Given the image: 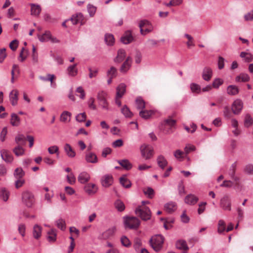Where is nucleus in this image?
Masks as SVG:
<instances>
[{"instance_id": "obj_33", "label": "nucleus", "mask_w": 253, "mask_h": 253, "mask_svg": "<svg viewBox=\"0 0 253 253\" xmlns=\"http://www.w3.org/2000/svg\"><path fill=\"white\" fill-rule=\"evenodd\" d=\"M119 164L126 170L130 169L132 168L131 164L126 159L118 161Z\"/></svg>"}, {"instance_id": "obj_57", "label": "nucleus", "mask_w": 253, "mask_h": 253, "mask_svg": "<svg viewBox=\"0 0 253 253\" xmlns=\"http://www.w3.org/2000/svg\"><path fill=\"white\" fill-rule=\"evenodd\" d=\"M86 118V115L85 113H80L76 117V121L80 123L84 122Z\"/></svg>"}, {"instance_id": "obj_20", "label": "nucleus", "mask_w": 253, "mask_h": 253, "mask_svg": "<svg viewBox=\"0 0 253 253\" xmlns=\"http://www.w3.org/2000/svg\"><path fill=\"white\" fill-rule=\"evenodd\" d=\"M90 175L86 172H81L78 176V181L82 184H84L89 181L90 179Z\"/></svg>"}, {"instance_id": "obj_19", "label": "nucleus", "mask_w": 253, "mask_h": 253, "mask_svg": "<svg viewBox=\"0 0 253 253\" xmlns=\"http://www.w3.org/2000/svg\"><path fill=\"white\" fill-rule=\"evenodd\" d=\"M212 74V72L210 68L205 67L202 73L203 79L206 81H209L211 80Z\"/></svg>"}, {"instance_id": "obj_22", "label": "nucleus", "mask_w": 253, "mask_h": 253, "mask_svg": "<svg viewBox=\"0 0 253 253\" xmlns=\"http://www.w3.org/2000/svg\"><path fill=\"white\" fill-rule=\"evenodd\" d=\"M42 227L39 225H35L33 227V235L36 239H39L42 234Z\"/></svg>"}, {"instance_id": "obj_28", "label": "nucleus", "mask_w": 253, "mask_h": 253, "mask_svg": "<svg viewBox=\"0 0 253 253\" xmlns=\"http://www.w3.org/2000/svg\"><path fill=\"white\" fill-rule=\"evenodd\" d=\"M15 141L17 145L24 146L26 144V139L23 134H18L15 137Z\"/></svg>"}, {"instance_id": "obj_18", "label": "nucleus", "mask_w": 253, "mask_h": 253, "mask_svg": "<svg viewBox=\"0 0 253 253\" xmlns=\"http://www.w3.org/2000/svg\"><path fill=\"white\" fill-rule=\"evenodd\" d=\"M126 56V51L123 49H120L118 51L117 56L114 58V61L116 63H121Z\"/></svg>"}, {"instance_id": "obj_21", "label": "nucleus", "mask_w": 253, "mask_h": 253, "mask_svg": "<svg viewBox=\"0 0 253 253\" xmlns=\"http://www.w3.org/2000/svg\"><path fill=\"white\" fill-rule=\"evenodd\" d=\"M31 15L35 16H38L40 14L41 11V7L40 5L35 4L34 3L31 4Z\"/></svg>"}, {"instance_id": "obj_10", "label": "nucleus", "mask_w": 253, "mask_h": 253, "mask_svg": "<svg viewBox=\"0 0 253 253\" xmlns=\"http://www.w3.org/2000/svg\"><path fill=\"white\" fill-rule=\"evenodd\" d=\"M220 205L224 210L230 211L231 210V203L228 196H225L221 199Z\"/></svg>"}, {"instance_id": "obj_16", "label": "nucleus", "mask_w": 253, "mask_h": 253, "mask_svg": "<svg viewBox=\"0 0 253 253\" xmlns=\"http://www.w3.org/2000/svg\"><path fill=\"white\" fill-rule=\"evenodd\" d=\"M1 158L6 163H11L13 160L12 156L6 150L0 151Z\"/></svg>"}, {"instance_id": "obj_27", "label": "nucleus", "mask_w": 253, "mask_h": 253, "mask_svg": "<svg viewBox=\"0 0 253 253\" xmlns=\"http://www.w3.org/2000/svg\"><path fill=\"white\" fill-rule=\"evenodd\" d=\"M70 20L72 21L73 24H77L78 23L81 22L83 21V15L81 13H78L76 15H73Z\"/></svg>"}, {"instance_id": "obj_15", "label": "nucleus", "mask_w": 253, "mask_h": 253, "mask_svg": "<svg viewBox=\"0 0 253 253\" xmlns=\"http://www.w3.org/2000/svg\"><path fill=\"white\" fill-rule=\"evenodd\" d=\"M18 91L17 89L12 90L9 94L10 102L12 106H15L18 101Z\"/></svg>"}, {"instance_id": "obj_8", "label": "nucleus", "mask_w": 253, "mask_h": 253, "mask_svg": "<svg viewBox=\"0 0 253 253\" xmlns=\"http://www.w3.org/2000/svg\"><path fill=\"white\" fill-rule=\"evenodd\" d=\"M116 231V227L115 226L112 227L103 232L99 237V239H108L114 235Z\"/></svg>"}, {"instance_id": "obj_48", "label": "nucleus", "mask_w": 253, "mask_h": 253, "mask_svg": "<svg viewBox=\"0 0 253 253\" xmlns=\"http://www.w3.org/2000/svg\"><path fill=\"white\" fill-rule=\"evenodd\" d=\"M0 197L4 201H6L9 197V192L4 188L0 191Z\"/></svg>"}, {"instance_id": "obj_2", "label": "nucleus", "mask_w": 253, "mask_h": 253, "mask_svg": "<svg viewBox=\"0 0 253 253\" xmlns=\"http://www.w3.org/2000/svg\"><path fill=\"white\" fill-rule=\"evenodd\" d=\"M135 213L144 221L149 220L151 217V211L146 206H138L135 210Z\"/></svg>"}, {"instance_id": "obj_17", "label": "nucleus", "mask_w": 253, "mask_h": 253, "mask_svg": "<svg viewBox=\"0 0 253 253\" xmlns=\"http://www.w3.org/2000/svg\"><path fill=\"white\" fill-rule=\"evenodd\" d=\"M133 40V38L132 36L131 32L129 31H126L121 39V42L124 44L129 43Z\"/></svg>"}, {"instance_id": "obj_25", "label": "nucleus", "mask_w": 253, "mask_h": 253, "mask_svg": "<svg viewBox=\"0 0 253 253\" xmlns=\"http://www.w3.org/2000/svg\"><path fill=\"white\" fill-rule=\"evenodd\" d=\"M126 86L124 84H120L117 87V98H121L126 92Z\"/></svg>"}, {"instance_id": "obj_5", "label": "nucleus", "mask_w": 253, "mask_h": 253, "mask_svg": "<svg viewBox=\"0 0 253 253\" xmlns=\"http://www.w3.org/2000/svg\"><path fill=\"white\" fill-rule=\"evenodd\" d=\"M124 222L126 227L129 229H137L140 225V221L136 217H126Z\"/></svg>"}, {"instance_id": "obj_43", "label": "nucleus", "mask_w": 253, "mask_h": 253, "mask_svg": "<svg viewBox=\"0 0 253 253\" xmlns=\"http://www.w3.org/2000/svg\"><path fill=\"white\" fill-rule=\"evenodd\" d=\"M24 174V171L21 168H16L14 172V175L17 179H22Z\"/></svg>"}, {"instance_id": "obj_9", "label": "nucleus", "mask_w": 253, "mask_h": 253, "mask_svg": "<svg viewBox=\"0 0 253 253\" xmlns=\"http://www.w3.org/2000/svg\"><path fill=\"white\" fill-rule=\"evenodd\" d=\"M84 190L88 195H93L97 192L98 187L95 184L89 183L84 186Z\"/></svg>"}, {"instance_id": "obj_37", "label": "nucleus", "mask_w": 253, "mask_h": 253, "mask_svg": "<svg viewBox=\"0 0 253 253\" xmlns=\"http://www.w3.org/2000/svg\"><path fill=\"white\" fill-rule=\"evenodd\" d=\"M71 113L68 111H64L60 116V121L62 122H69Z\"/></svg>"}, {"instance_id": "obj_51", "label": "nucleus", "mask_w": 253, "mask_h": 253, "mask_svg": "<svg viewBox=\"0 0 253 253\" xmlns=\"http://www.w3.org/2000/svg\"><path fill=\"white\" fill-rule=\"evenodd\" d=\"M141 245L142 243L141 240L138 238H135L133 247L136 252L140 251V248Z\"/></svg>"}, {"instance_id": "obj_34", "label": "nucleus", "mask_w": 253, "mask_h": 253, "mask_svg": "<svg viewBox=\"0 0 253 253\" xmlns=\"http://www.w3.org/2000/svg\"><path fill=\"white\" fill-rule=\"evenodd\" d=\"M47 239L49 242H54L56 239V233L55 229H51L47 232Z\"/></svg>"}, {"instance_id": "obj_12", "label": "nucleus", "mask_w": 253, "mask_h": 253, "mask_svg": "<svg viewBox=\"0 0 253 253\" xmlns=\"http://www.w3.org/2000/svg\"><path fill=\"white\" fill-rule=\"evenodd\" d=\"M113 183V177L112 175L106 174L101 178V184L103 187H108Z\"/></svg>"}, {"instance_id": "obj_54", "label": "nucleus", "mask_w": 253, "mask_h": 253, "mask_svg": "<svg viewBox=\"0 0 253 253\" xmlns=\"http://www.w3.org/2000/svg\"><path fill=\"white\" fill-rule=\"evenodd\" d=\"M223 81L219 78L215 79L212 82V86L215 88H218L220 85L222 84Z\"/></svg>"}, {"instance_id": "obj_3", "label": "nucleus", "mask_w": 253, "mask_h": 253, "mask_svg": "<svg viewBox=\"0 0 253 253\" xmlns=\"http://www.w3.org/2000/svg\"><path fill=\"white\" fill-rule=\"evenodd\" d=\"M22 202L28 208H32L35 203V198L33 193L25 190L22 193Z\"/></svg>"}, {"instance_id": "obj_59", "label": "nucleus", "mask_w": 253, "mask_h": 253, "mask_svg": "<svg viewBox=\"0 0 253 253\" xmlns=\"http://www.w3.org/2000/svg\"><path fill=\"white\" fill-rule=\"evenodd\" d=\"M174 156L177 159L180 160L184 158V152L180 150H176L173 153Z\"/></svg>"}, {"instance_id": "obj_45", "label": "nucleus", "mask_w": 253, "mask_h": 253, "mask_svg": "<svg viewBox=\"0 0 253 253\" xmlns=\"http://www.w3.org/2000/svg\"><path fill=\"white\" fill-rule=\"evenodd\" d=\"M105 41L107 45H112L114 42L113 35L112 34H106L105 36Z\"/></svg>"}, {"instance_id": "obj_41", "label": "nucleus", "mask_w": 253, "mask_h": 253, "mask_svg": "<svg viewBox=\"0 0 253 253\" xmlns=\"http://www.w3.org/2000/svg\"><path fill=\"white\" fill-rule=\"evenodd\" d=\"M176 248L180 250H187L188 247L187 245L186 241L184 240H179L176 243Z\"/></svg>"}, {"instance_id": "obj_23", "label": "nucleus", "mask_w": 253, "mask_h": 253, "mask_svg": "<svg viewBox=\"0 0 253 253\" xmlns=\"http://www.w3.org/2000/svg\"><path fill=\"white\" fill-rule=\"evenodd\" d=\"M158 166L162 169H164L166 166L168 165V161L163 155H159L157 159Z\"/></svg>"}, {"instance_id": "obj_56", "label": "nucleus", "mask_w": 253, "mask_h": 253, "mask_svg": "<svg viewBox=\"0 0 253 253\" xmlns=\"http://www.w3.org/2000/svg\"><path fill=\"white\" fill-rule=\"evenodd\" d=\"M143 192L145 194V195H147L148 196V197L149 198H152L154 194V191L151 187H148L147 188V189H144Z\"/></svg>"}, {"instance_id": "obj_55", "label": "nucleus", "mask_w": 253, "mask_h": 253, "mask_svg": "<svg viewBox=\"0 0 253 253\" xmlns=\"http://www.w3.org/2000/svg\"><path fill=\"white\" fill-rule=\"evenodd\" d=\"M253 120L251 116L249 114L246 115L245 120V126L247 127H249L252 125Z\"/></svg>"}, {"instance_id": "obj_42", "label": "nucleus", "mask_w": 253, "mask_h": 253, "mask_svg": "<svg viewBox=\"0 0 253 253\" xmlns=\"http://www.w3.org/2000/svg\"><path fill=\"white\" fill-rule=\"evenodd\" d=\"M225 222L223 220H219L218 223L217 232L219 234L222 233L224 231H226Z\"/></svg>"}, {"instance_id": "obj_30", "label": "nucleus", "mask_w": 253, "mask_h": 253, "mask_svg": "<svg viewBox=\"0 0 253 253\" xmlns=\"http://www.w3.org/2000/svg\"><path fill=\"white\" fill-rule=\"evenodd\" d=\"M136 108L138 110H143L145 107V102L141 97H138L135 100Z\"/></svg>"}, {"instance_id": "obj_62", "label": "nucleus", "mask_w": 253, "mask_h": 253, "mask_svg": "<svg viewBox=\"0 0 253 253\" xmlns=\"http://www.w3.org/2000/svg\"><path fill=\"white\" fill-rule=\"evenodd\" d=\"M18 45V41L17 40H14L11 41L9 43V47L10 49L15 51L16 50Z\"/></svg>"}, {"instance_id": "obj_26", "label": "nucleus", "mask_w": 253, "mask_h": 253, "mask_svg": "<svg viewBox=\"0 0 253 253\" xmlns=\"http://www.w3.org/2000/svg\"><path fill=\"white\" fill-rule=\"evenodd\" d=\"M239 91L238 87L235 85H230L227 86V93L230 95H236Z\"/></svg>"}, {"instance_id": "obj_44", "label": "nucleus", "mask_w": 253, "mask_h": 253, "mask_svg": "<svg viewBox=\"0 0 253 253\" xmlns=\"http://www.w3.org/2000/svg\"><path fill=\"white\" fill-rule=\"evenodd\" d=\"M22 146L18 145L17 146L13 149V152L16 156H19L24 154V150Z\"/></svg>"}, {"instance_id": "obj_60", "label": "nucleus", "mask_w": 253, "mask_h": 253, "mask_svg": "<svg viewBox=\"0 0 253 253\" xmlns=\"http://www.w3.org/2000/svg\"><path fill=\"white\" fill-rule=\"evenodd\" d=\"M184 36L188 40V41L187 42L186 44L188 47L193 46L195 45L193 42V38L190 35L188 34H185Z\"/></svg>"}, {"instance_id": "obj_29", "label": "nucleus", "mask_w": 253, "mask_h": 253, "mask_svg": "<svg viewBox=\"0 0 253 253\" xmlns=\"http://www.w3.org/2000/svg\"><path fill=\"white\" fill-rule=\"evenodd\" d=\"M64 150L69 157L74 158L76 156L75 152L73 150L70 144H66L64 146Z\"/></svg>"}, {"instance_id": "obj_13", "label": "nucleus", "mask_w": 253, "mask_h": 253, "mask_svg": "<svg viewBox=\"0 0 253 253\" xmlns=\"http://www.w3.org/2000/svg\"><path fill=\"white\" fill-rule=\"evenodd\" d=\"M199 200V198L194 194H190L184 199V202L188 205H194Z\"/></svg>"}, {"instance_id": "obj_63", "label": "nucleus", "mask_w": 253, "mask_h": 253, "mask_svg": "<svg viewBox=\"0 0 253 253\" xmlns=\"http://www.w3.org/2000/svg\"><path fill=\"white\" fill-rule=\"evenodd\" d=\"M67 179L70 184H74L76 182V178L73 173H70L69 175H67Z\"/></svg>"}, {"instance_id": "obj_53", "label": "nucleus", "mask_w": 253, "mask_h": 253, "mask_svg": "<svg viewBox=\"0 0 253 253\" xmlns=\"http://www.w3.org/2000/svg\"><path fill=\"white\" fill-rule=\"evenodd\" d=\"M27 50H26L24 47H22L19 54V60L21 62H23L27 57Z\"/></svg>"}, {"instance_id": "obj_6", "label": "nucleus", "mask_w": 253, "mask_h": 253, "mask_svg": "<svg viewBox=\"0 0 253 253\" xmlns=\"http://www.w3.org/2000/svg\"><path fill=\"white\" fill-rule=\"evenodd\" d=\"M107 94L104 91H99L97 96V99L99 104L102 108L105 110H108V103L107 101Z\"/></svg>"}, {"instance_id": "obj_1", "label": "nucleus", "mask_w": 253, "mask_h": 253, "mask_svg": "<svg viewBox=\"0 0 253 253\" xmlns=\"http://www.w3.org/2000/svg\"><path fill=\"white\" fill-rule=\"evenodd\" d=\"M165 238L161 235H156L149 240L151 247L157 252H159L163 247Z\"/></svg>"}, {"instance_id": "obj_11", "label": "nucleus", "mask_w": 253, "mask_h": 253, "mask_svg": "<svg viewBox=\"0 0 253 253\" xmlns=\"http://www.w3.org/2000/svg\"><path fill=\"white\" fill-rule=\"evenodd\" d=\"M132 63V59L130 56H128L124 62L123 63L121 68L120 69V71L121 72L123 73H126L127 72V71L130 69Z\"/></svg>"}, {"instance_id": "obj_7", "label": "nucleus", "mask_w": 253, "mask_h": 253, "mask_svg": "<svg viewBox=\"0 0 253 253\" xmlns=\"http://www.w3.org/2000/svg\"><path fill=\"white\" fill-rule=\"evenodd\" d=\"M243 106V104L242 101L240 99H236L233 102L232 105L231 109L233 113L235 115L239 114L241 112Z\"/></svg>"}, {"instance_id": "obj_24", "label": "nucleus", "mask_w": 253, "mask_h": 253, "mask_svg": "<svg viewBox=\"0 0 253 253\" xmlns=\"http://www.w3.org/2000/svg\"><path fill=\"white\" fill-rule=\"evenodd\" d=\"M250 80L249 76L246 73H241L235 78L236 82H247Z\"/></svg>"}, {"instance_id": "obj_61", "label": "nucleus", "mask_w": 253, "mask_h": 253, "mask_svg": "<svg viewBox=\"0 0 253 253\" xmlns=\"http://www.w3.org/2000/svg\"><path fill=\"white\" fill-rule=\"evenodd\" d=\"M165 125L169 126L171 128L173 126H174L176 124V121L175 120L172 119L170 118H169L168 119H166L164 121Z\"/></svg>"}, {"instance_id": "obj_38", "label": "nucleus", "mask_w": 253, "mask_h": 253, "mask_svg": "<svg viewBox=\"0 0 253 253\" xmlns=\"http://www.w3.org/2000/svg\"><path fill=\"white\" fill-rule=\"evenodd\" d=\"M114 206L116 209L119 211H123L125 209V206L124 203L120 200H117L114 203Z\"/></svg>"}, {"instance_id": "obj_31", "label": "nucleus", "mask_w": 253, "mask_h": 253, "mask_svg": "<svg viewBox=\"0 0 253 253\" xmlns=\"http://www.w3.org/2000/svg\"><path fill=\"white\" fill-rule=\"evenodd\" d=\"M165 209L168 213H172L176 209V204L174 202L168 203L165 205Z\"/></svg>"}, {"instance_id": "obj_40", "label": "nucleus", "mask_w": 253, "mask_h": 253, "mask_svg": "<svg viewBox=\"0 0 253 253\" xmlns=\"http://www.w3.org/2000/svg\"><path fill=\"white\" fill-rule=\"evenodd\" d=\"M153 112L151 110H141L139 112V116L143 119H148L152 115Z\"/></svg>"}, {"instance_id": "obj_39", "label": "nucleus", "mask_w": 253, "mask_h": 253, "mask_svg": "<svg viewBox=\"0 0 253 253\" xmlns=\"http://www.w3.org/2000/svg\"><path fill=\"white\" fill-rule=\"evenodd\" d=\"M122 114L126 118H131L133 116V113L130 111L126 105H125L121 109Z\"/></svg>"}, {"instance_id": "obj_35", "label": "nucleus", "mask_w": 253, "mask_h": 253, "mask_svg": "<svg viewBox=\"0 0 253 253\" xmlns=\"http://www.w3.org/2000/svg\"><path fill=\"white\" fill-rule=\"evenodd\" d=\"M20 118L16 114H11L10 123L13 126H18L20 124Z\"/></svg>"}, {"instance_id": "obj_50", "label": "nucleus", "mask_w": 253, "mask_h": 253, "mask_svg": "<svg viewBox=\"0 0 253 253\" xmlns=\"http://www.w3.org/2000/svg\"><path fill=\"white\" fill-rule=\"evenodd\" d=\"M244 171L249 175L253 174V165L251 164L247 165L244 169Z\"/></svg>"}, {"instance_id": "obj_58", "label": "nucleus", "mask_w": 253, "mask_h": 253, "mask_svg": "<svg viewBox=\"0 0 253 253\" xmlns=\"http://www.w3.org/2000/svg\"><path fill=\"white\" fill-rule=\"evenodd\" d=\"M48 151L49 154H53L54 153L57 154V155H59V148L57 146L54 145L49 147L48 148Z\"/></svg>"}, {"instance_id": "obj_47", "label": "nucleus", "mask_w": 253, "mask_h": 253, "mask_svg": "<svg viewBox=\"0 0 253 253\" xmlns=\"http://www.w3.org/2000/svg\"><path fill=\"white\" fill-rule=\"evenodd\" d=\"M56 226L58 228H60L62 230H64L66 229V223L65 221L62 219H59L56 221Z\"/></svg>"}, {"instance_id": "obj_52", "label": "nucleus", "mask_w": 253, "mask_h": 253, "mask_svg": "<svg viewBox=\"0 0 253 253\" xmlns=\"http://www.w3.org/2000/svg\"><path fill=\"white\" fill-rule=\"evenodd\" d=\"M107 75L111 77V78H114L117 76V70L116 68L113 66L111 67L109 70L107 71Z\"/></svg>"}, {"instance_id": "obj_64", "label": "nucleus", "mask_w": 253, "mask_h": 253, "mask_svg": "<svg viewBox=\"0 0 253 253\" xmlns=\"http://www.w3.org/2000/svg\"><path fill=\"white\" fill-rule=\"evenodd\" d=\"M223 114L224 117L228 119L231 117V113L228 107L225 106L224 107Z\"/></svg>"}, {"instance_id": "obj_32", "label": "nucleus", "mask_w": 253, "mask_h": 253, "mask_svg": "<svg viewBox=\"0 0 253 253\" xmlns=\"http://www.w3.org/2000/svg\"><path fill=\"white\" fill-rule=\"evenodd\" d=\"M120 182L121 185L126 188H128L131 186V183L130 180L125 176L120 177Z\"/></svg>"}, {"instance_id": "obj_49", "label": "nucleus", "mask_w": 253, "mask_h": 253, "mask_svg": "<svg viewBox=\"0 0 253 253\" xmlns=\"http://www.w3.org/2000/svg\"><path fill=\"white\" fill-rule=\"evenodd\" d=\"M121 242L123 246L126 247H129L131 245V242L126 236H123L121 238Z\"/></svg>"}, {"instance_id": "obj_14", "label": "nucleus", "mask_w": 253, "mask_h": 253, "mask_svg": "<svg viewBox=\"0 0 253 253\" xmlns=\"http://www.w3.org/2000/svg\"><path fill=\"white\" fill-rule=\"evenodd\" d=\"M85 159L87 163H96L98 162V159L96 155L91 152H86L85 156Z\"/></svg>"}, {"instance_id": "obj_4", "label": "nucleus", "mask_w": 253, "mask_h": 253, "mask_svg": "<svg viewBox=\"0 0 253 253\" xmlns=\"http://www.w3.org/2000/svg\"><path fill=\"white\" fill-rule=\"evenodd\" d=\"M140 150L142 157L145 160L150 159L153 156V148L149 145L146 144L141 145Z\"/></svg>"}, {"instance_id": "obj_46", "label": "nucleus", "mask_w": 253, "mask_h": 253, "mask_svg": "<svg viewBox=\"0 0 253 253\" xmlns=\"http://www.w3.org/2000/svg\"><path fill=\"white\" fill-rule=\"evenodd\" d=\"M237 166V162H235L233 164H232L228 171V173L229 176H234V175L235 174Z\"/></svg>"}, {"instance_id": "obj_36", "label": "nucleus", "mask_w": 253, "mask_h": 253, "mask_svg": "<svg viewBox=\"0 0 253 253\" xmlns=\"http://www.w3.org/2000/svg\"><path fill=\"white\" fill-rule=\"evenodd\" d=\"M77 64L71 65L67 68V72L69 76H75L78 73V70L76 68Z\"/></svg>"}]
</instances>
